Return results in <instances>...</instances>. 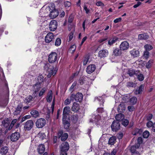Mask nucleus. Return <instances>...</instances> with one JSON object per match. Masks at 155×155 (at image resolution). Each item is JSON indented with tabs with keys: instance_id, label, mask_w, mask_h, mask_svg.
Segmentation results:
<instances>
[{
	"instance_id": "obj_56",
	"label": "nucleus",
	"mask_w": 155,
	"mask_h": 155,
	"mask_svg": "<svg viewBox=\"0 0 155 155\" xmlns=\"http://www.w3.org/2000/svg\"><path fill=\"white\" fill-rule=\"evenodd\" d=\"M137 148L134 146H132L130 149V150L132 153L137 152L136 150V149Z\"/></svg>"
},
{
	"instance_id": "obj_35",
	"label": "nucleus",
	"mask_w": 155,
	"mask_h": 155,
	"mask_svg": "<svg viewBox=\"0 0 155 155\" xmlns=\"http://www.w3.org/2000/svg\"><path fill=\"white\" fill-rule=\"evenodd\" d=\"M141 134V131L139 129H136L133 133V135H140Z\"/></svg>"
},
{
	"instance_id": "obj_14",
	"label": "nucleus",
	"mask_w": 155,
	"mask_h": 155,
	"mask_svg": "<svg viewBox=\"0 0 155 155\" xmlns=\"http://www.w3.org/2000/svg\"><path fill=\"white\" fill-rule=\"evenodd\" d=\"M58 135L61 137V140L62 141H65L68 138V135L67 133L63 134L62 130H60L58 133Z\"/></svg>"
},
{
	"instance_id": "obj_61",
	"label": "nucleus",
	"mask_w": 155,
	"mask_h": 155,
	"mask_svg": "<svg viewBox=\"0 0 155 155\" xmlns=\"http://www.w3.org/2000/svg\"><path fill=\"white\" fill-rule=\"evenodd\" d=\"M143 139L141 137H140L138 138L137 142L141 144L143 142Z\"/></svg>"
},
{
	"instance_id": "obj_13",
	"label": "nucleus",
	"mask_w": 155,
	"mask_h": 155,
	"mask_svg": "<svg viewBox=\"0 0 155 155\" xmlns=\"http://www.w3.org/2000/svg\"><path fill=\"white\" fill-rule=\"evenodd\" d=\"M96 68V66L94 64L89 65L87 68L86 72L88 74H90L94 71Z\"/></svg>"
},
{
	"instance_id": "obj_28",
	"label": "nucleus",
	"mask_w": 155,
	"mask_h": 155,
	"mask_svg": "<svg viewBox=\"0 0 155 155\" xmlns=\"http://www.w3.org/2000/svg\"><path fill=\"white\" fill-rule=\"evenodd\" d=\"M139 72V71H135L134 70H129L127 73V74H128L129 75L132 77L134 75H137V74H138V73Z\"/></svg>"
},
{
	"instance_id": "obj_58",
	"label": "nucleus",
	"mask_w": 155,
	"mask_h": 155,
	"mask_svg": "<svg viewBox=\"0 0 155 155\" xmlns=\"http://www.w3.org/2000/svg\"><path fill=\"white\" fill-rule=\"evenodd\" d=\"M71 99L69 100V99H67L64 102V104L66 105H69L71 103Z\"/></svg>"
},
{
	"instance_id": "obj_50",
	"label": "nucleus",
	"mask_w": 155,
	"mask_h": 155,
	"mask_svg": "<svg viewBox=\"0 0 155 155\" xmlns=\"http://www.w3.org/2000/svg\"><path fill=\"white\" fill-rule=\"evenodd\" d=\"M2 123L3 126L5 127H7L9 125V123L7 120H3Z\"/></svg>"
},
{
	"instance_id": "obj_2",
	"label": "nucleus",
	"mask_w": 155,
	"mask_h": 155,
	"mask_svg": "<svg viewBox=\"0 0 155 155\" xmlns=\"http://www.w3.org/2000/svg\"><path fill=\"white\" fill-rule=\"evenodd\" d=\"M48 9L50 11V13L49 15V17L51 19L56 18L58 15V11L55 9L54 7H49Z\"/></svg>"
},
{
	"instance_id": "obj_24",
	"label": "nucleus",
	"mask_w": 155,
	"mask_h": 155,
	"mask_svg": "<svg viewBox=\"0 0 155 155\" xmlns=\"http://www.w3.org/2000/svg\"><path fill=\"white\" fill-rule=\"evenodd\" d=\"M45 150V148L44 145L41 144L39 145L38 148V151L39 154H42L43 153H44Z\"/></svg>"
},
{
	"instance_id": "obj_34",
	"label": "nucleus",
	"mask_w": 155,
	"mask_h": 155,
	"mask_svg": "<svg viewBox=\"0 0 155 155\" xmlns=\"http://www.w3.org/2000/svg\"><path fill=\"white\" fill-rule=\"evenodd\" d=\"M71 119L74 123H76L78 119V115L77 114H73L71 117Z\"/></svg>"
},
{
	"instance_id": "obj_21",
	"label": "nucleus",
	"mask_w": 155,
	"mask_h": 155,
	"mask_svg": "<svg viewBox=\"0 0 155 155\" xmlns=\"http://www.w3.org/2000/svg\"><path fill=\"white\" fill-rule=\"evenodd\" d=\"M79 109V106L78 104L76 102H74L71 108L72 111L74 112H78Z\"/></svg>"
},
{
	"instance_id": "obj_32",
	"label": "nucleus",
	"mask_w": 155,
	"mask_h": 155,
	"mask_svg": "<svg viewBox=\"0 0 155 155\" xmlns=\"http://www.w3.org/2000/svg\"><path fill=\"white\" fill-rule=\"evenodd\" d=\"M137 99L136 97H133L130 98V102L131 104L134 105L137 102Z\"/></svg>"
},
{
	"instance_id": "obj_33",
	"label": "nucleus",
	"mask_w": 155,
	"mask_h": 155,
	"mask_svg": "<svg viewBox=\"0 0 155 155\" xmlns=\"http://www.w3.org/2000/svg\"><path fill=\"white\" fill-rule=\"evenodd\" d=\"M127 86L129 87H135L136 86V84L132 81H129L127 82Z\"/></svg>"
},
{
	"instance_id": "obj_12",
	"label": "nucleus",
	"mask_w": 155,
	"mask_h": 155,
	"mask_svg": "<svg viewBox=\"0 0 155 155\" xmlns=\"http://www.w3.org/2000/svg\"><path fill=\"white\" fill-rule=\"evenodd\" d=\"M20 137V134L18 132H15L11 135L10 139L12 141L14 142L18 140Z\"/></svg>"
},
{
	"instance_id": "obj_7",
	"label": "nucleus",
	"mask_w": 155,
	"mask_h": 155,
	"mask_svg": "<svg viewBox=\"0 0 155 155\" xmlns=\"http://www.w3.org/2000/svg\"><path fill=\"white\" fill-rule=\"evenodd\" d=\"M58 23L57 21L54 20H51L49 25L50 30L51 31H55L57 28Z\"/></svg>"
},
{
	"instance_id": "obj_4",
	"label": "nucleus",
	"mask_w": 155,
	"mask_h": 155,
	"mask_svg": "<svg viewBox=\"0 0 155 155\" xmlns=\"http://www.w3.org/2000/svg\"><path fill=\"white\" fill-rule=\"evenodd\" d=\"M34 124V122L32 120H28L24 124V128L25 130H29L33 128Z\"/></svg>"
},
{
	"instance_id": "obj_43",
	"label": "nucleus",
	"mask_w": 155,
	"mask_h": 155,
	"mask_svg": "<svg viewBox=\"0 0 155 155\" xmlns=\"http://www.w3.org/2000/svg\"><path fill=\"white\" fill-rule=\"evenodd\" d=\"M143 135L144 138H147L149 137L150 133L148 131L146 130L143 133Z\"/></svg>"
},
{
	"instance_id": "obj_36",
	"label": "nucleus",
	"mask_w": 155,
	"mask_h": 155,
	"mask_svg": "<svg viewBox=\"0 0 155 155\" xmlns=\"http://www.w3.org/2000/svg\"><path fill=\"white\" fill-rule=\"evenodd\" d=\"M37 79L38 82H37V83H39L41 84L44 81V77L42 75H39Z\"/></svg>"
},
{
	"instance_id": "obj_30",
	"label": "nucleus",
	"mask_w": 155,
	"mask_h": 155,
	"mask_svg": "<svg viewBox=\"0 0 155 155\" xmlns=\"http://www.w3.org/2000/svg\"><path fill=\"white\" fill-rule=\"evenodd\" d=\"M52 99V91H50L47 96L46 98L47 101L48 102H50Z\"/></svg>"
},
{
	"instance_id": "obj_17",
	"label": "nucleus",
	"mask_w": 155,
	"mask_h": 155,
	"mask_svg": "<svg viewBox=\"0 0 155 155\" xmlns=\"http://www.w3.org/2000/svg\"><path fill=\"white\" fill-rule=\"evenodd\" d=\"M92 117V118L90 120V122H93L94 121L97 122L100 120L101 118V116L99 114H93Z\"/></svg>"
},
{
	"instance_id": "obj_15",
	"label": "nucleus",
	"mask_w": 155,
	"mask_h": 155,
	"mask_svg": "<svg viewBox=\"0 0 155 155\" xmlns=\"http://www.w3.org/2000/svg\"><path fill=\"white\" fill-rule=\"evenodd\" d=\"M126 106L124 102L121 103L118 106L117 110L119 112H124L126 110Z\"/></svg>"
},
{
	"instance_id": "obj_18",
	"label": "nucleus",
	"mask_w": 155,
	"mask_h": 155,
	"mask_svg": "<svg viewBox=\"0 0 155 155\" xmlns=\"http://www.w3.org/2000/svg\"><path fill=\"white\" fill-rule=\"evenodd\" d=\"M44 68L45 70L48 72H53V69L54 68L53 67H51L49 64L48 63L46 64L44 66Z\"/></svg>"
},
{
	"instance_id": "obj_64",
	"label": "nucleus",
	"mask_w": 155,
	"mask_h": 155,
	"mask_svg": "<svg viewBox=\"0 0 155 155\" xmlns=\"http://www.w3.org/2000/svg\"><path fill=\"white\" fill-rule=\"evenodd\" d=\"M96 5L97 6H104V4L103 3H102V2L101 1H99L97 2L96 3Z\"/></svg>"
},
{
	"instance_id": "obj_60",
	"label": "nucleus",
	"mask_w": 155,
	"mask_h": 155,
	"mask_svg": "<svg viewBox=\"0 0 155 155\" xmlns=\"http://www.w3.org/2000/svg\"><path fill=\"white\" fill-rule=\"evenodd\" d=\"M64 5L65 7H69L71 5V3L68 1H66L64 2Z\"/></svg>"
},
{
	"instance_id": "obj_10",
	"label": "nucleus",
	"mask_w": 155,
	"mask_h": 155,
	"mask_svg": "<svg viewBox=\"0 0 155 155\" xmlns=\"http://www.w3.org/2000/svg\"><path fill=\"white\" fill-rule=\"evenodd\" d=\"M54 39V35L51 32L48 33L45 37V41L46 43H49Z\"/></svg>"
},
{
	"instance_id": "obj_42",
	"label": "nucleus",
	"mask_w": 155,
	"mask_h": 155,
	"mask_svg": "<svg viewBox=\"0 0 155 155\" xmlns=\"http://www.w3.org/2000/svg\"><path fill=\"white\" fill-rule=\"evenodd\" d=\"M137 78L138 80L140 81H142L144 79V77L143 75L139 73L137 74Z\"/></svg>"
},
{
	"instance_id": "obj_55",
	"label": "nucleus",
	"mask_w": 155,
	"mask_h": 155,
	"mask_svg": "<svg viewBox=\"0 0 155 155\" xmlns=\"http://www.w3.org/2000/svg\"><path fill=\"white\" fill-rule=\"evenodd\" d=\"M129 111H132L134 110L135 108L133 106H129L127 107Z\"/></svg>"
},
{
	"instance_id": "obj_1",
	"label": "nucleus",
	"mask_w": 155,
	"mask_h": 155,
	"mask_svg": "<svg viewBox=\"0 0 155 155\" xmlns=\"http://www.w3.org/2000/svg\"><path fill=\"white\" fill-rule=\"evenodd\" d=\"M71 100L73 101L74 100L77 102H80L83 99V95L81 93H78L75 95L72 94L70 96Z\"/></svg>"
},
{
	"instance_id": "obj_40",
	"label": "nucleus",
	"mask_w": 155,
	"mask_h": 155,
	"mask_svg": "<svg viewBox=\"0 0 155 155\" xmlns=\"http://www.w3.org/2000/svg\"><path fill=\"white\" fill-rule=\"evenodd\" d=\"M153 61L152 60H150L147 63L146 65V67L147 68H150L152 65V64L153 63Z\"/></svg>"
},
{
	"instance_id": "obj_51",
	"label": "nucleus",
	"mask_w": 155,
	"mask_h": 155,
	"mask_svg": "<svg viewBox=\"0 0 155 155\" xmlns=\"http://www.w3.org/2000/svg\"><path fill=\"white\" fill-rule=\"evenodd\" d=\"M2 152L3 153H6L8 151V147H4L2 148Z\"/></svg>"
},
{
	"instance_id": "obj_6",
	"label": "nucleus",
	"mask_w": 155,
	"mask_h": 155,
	"mask_svg": "<svg viewBox=\"0 0 155 155\" xmlns=\"http://www.w3.org/2000/svg\"><path fill=\"white\" fill-rule=\"evenodd\" d=\"M69 148V145L68 143L66 142L62 143L60 146V149L61 152H66Z\"/></svg>"
},
{
	"instance_id": "obj_45",
	"label": "nucleus",
	"mask_w": 155,
	"mask_h": 155,
	"mask_svg": "<svg viewBox=\"0 0 155 155\" xmlns=\"http://www.w3.org/2000/svg\"><path fill=\"white\" fill-rule=\"evenodd\" d=\"M38 136L41 140H43L45 138V134L43 133H39L38 134Z\"/></svg>"
},
{
	"instance_id": "obj_27",
	"label": "nucleus",
	"mask_w": 155,
	"mask_h": 155,
	"mask_svg": "<svg viewBox=\"0 0 155 155\" xmlns=\"http://www.w3.org/2000/svg\"><path fill=\"white\" fill-rule=\"evenodd\" d=\"M121 50L118 48H116L115 49H114L113 53V54L116 56H117L119 55H120L121 54Z\"/></svg>"
},
{
	"instance_id": "obj_26",
	"label": "nucleus",
	"mask_w": 155,
	"mask_h": 155,
	"mask_svg": "<svg viewBox=\"0 0 155 155\" xmlns=\"http://www.w3.org/2000/svg\"><path fill=\"white\" fill-rule=\"evenodd\" d=\"M149 36L145 34H141L138 35V39L140 40H146L148 39Z\"/></svg>"
},
{
	"instance_id": "obj_39",
	"label": "nucleus",
	"mask_w": 155,
	"mask_h": 155,
	"mask_svg": "<svg viewBox=\"0 0 155 155\" xmlns=\"http://www.w3.org/2000/svg\"><path fill=\"white\" fill-rule=\"evenodd\" d=\"M144 48L146 50V51H150L153 48V47L151 45L149 44H147L144 45Z\"/></svg>"
},
{
	"instance_id": "obj_59",
	"label": "nucleus",
	"mask_w": 155,
	"mask_h": 155,
	"mask_svg": "<svg viewBox=\"0 0 155 155\" xmlns=\"http://www.w3.org/2000/svg\"><path fill=\"white\" fill-rule=\"evenodd\" d=\"M153 124L151 121H148L147 124V126L148 127H152Z\"/></svg>"
},
{
	"instance_id": "obj_54",
	"label": "nucleus",
	"mask_w": 155,
	"mask_h": 155,
	"mask_svg": "<svg viewBox=\"0 0 155 155\" xmlns=\"http://www.w3.org/2000/svg\"><path fill=\"white\" fill-rule=\"evenodd\" d=\"M30 116L29 115H26L22 118L21 122H23L25 121V120L30 118Z\"/></svg>"
},
{
	"instance_id": "obj_25",
	"label": "nucleus",
	"mask_w": 155,
	"mask_h": 155,
	"mask_svg": "<svg viewBox=\"0 0 155 155\" xmlns=\"http://www.w3.org/2000/svg\"><path fill=\"white\" fill-rule=\"evenodd\" d=\"M116 140V137H115L112 136L109 139L108 144L109 145H114Z\"/></svg>"
},
{
	"instance_id": "obj_16",
	"label": "nucleus",
	"mask_w": 155,
	"mask_h": 155,
	"mask_svg": "<svg viewBox=\"0 0 155 155\" xmlns=\"http://www.w3.org/2000/svg\"><path fill=\"white\" fill-rule=\"evenodd\" d=\"M108 54V51L106 50H102L98 53V56L101 58L105 57Z\"/></svg>"
},
{
	"instance_id": "obj_37",
	"label": "nucleus",
	"mask_w": 155,
	"mask_h": 155,
	"mask_svg": "<svg viewBox=\"0 0 155 155\" xmlns=\"http://www.w3.org/2000/svg\"><path fill=\"white\" fill-rule=\"evenodd\" d=\"M77 82L75 81L72 84L69 90V91L71 93L74 90V88L77 84Z\"/></svg>"
},
{
	"instance_id": "obj_8",
	"label": "nucleus",
	"mask_w": 155,
	"mask_h": 155,
	"mask_svg": "<svg viewBox=\"0 0 155 155\" xmlns=\"http://www.w3.org/2000/svg\"><path fill=\"white\" fill-rule=\"evenodd\" d=\"M120 125L119 122L117 121H114L111 125L112 130L114 131H116L120 129Z\"/></svg>"
},
{
	"instance_id": "obj_29",
	"label": "nucleus",
	"mask_w": 155,
	"mask_h": 155,
	"mask_svg": "<svg viewBox=\"0 0 155 155\" xmlns=\"http://www.w3.org/2000/svg\"><path fill=\"white\" fill-rule=\"evenodd\" d=\"M117 38L116 37H114L110 39L108 41V44L110 45H112L117 41Z\"/></svg>"
},
{
	"instance_id": "obj_20",
	"label": "nucleus",
	"mask_w": 155,
	"mask_h": 155,
	"mask_svg": "<svg viewBox=\"0 0 155 155\" xmlns=\"http://www.w3.org/2000/svg\"><path fill=\"white\" fill-rule=\"evenodd\" d=\"M70 112V108L69 106L65 107L63 109V116L64 117H66L67 115Z\"/></svg>"
},
{
	"instance_id": "obj_46",
	"label": "nucleus",
	"mask_w": 155,
	"mask_h": 155,
	"mask_svg": "<svg viewBox=\"0 0 155 155\" xmlns=\"http://www.w3.org/2000/svg\"><path fill=\"white\" fill-rule=\"evenodd\" d=\"M123 101L125 103H127L130 101V99L128 96H126L123 97Z\"/></svg>"
},
{
	"instance_id": "obj_57",
	"label": "nucleus",
	"mask_w": 155,
	"mask_h": 155,
	"mask_svg": "<svg viewBox=\"0 0 155 155\" xmlns=\"http://www.w3.org/2000/svg\"><path fill=\"white\" fill-rule=\"evenodd\" d=\"M97 111L99 113L101 114L104 111V110L103 108L100 107L98 108L97 109Z\"/></svg>"
},
{
	"instance_id": "obj_47",
	"label": "nucleus",
	"mask_w": 155,
	"mask_h": 155,
	"mask_svg": "<svg viewBox=\"0 0 155 155\" xmlns=\"http://www.w3.org/2000/svg\"><path fill=\"white\" fill-rule=\"evenodd\" d=\"M46 91V88L45 87H43L42 88L41 91H40L38 96L39 97H41L42 96L44 93H45Z\"/></svg>"
},
{
	"instance_id": "obj_9",
	"label": "nucleus",
	"mask_w": 155,
	"mask_h": 155,
	"mask_svg": "<svg viewBox=\"0 0 155 155\" xmlns=\"http://www.w3.org/2000/svg\"><path fill=\"white\" fill-rule=\"evenodd\" d=\"M70 119L66 117H63L62 122L64 124V128L65 129H69L70 126Z\"/></svg>"
},
{
	"instance_id": "obj_48",
	"label": "nucleus",
	"mask_w": 155,
	"mask_h": 155,
	"mask_svg": "<svg viewBox=\"0 0 155 155\" xmlns=\"http://www.w3.org/2000/svg\"><path fill=\"white\" fill-rule=\"evenodd\" d=\"M129 123V121L127 119H124L122 121V124L124 126L126 127L127 126Z\"/></svg>"
},
{
	"instance_id": "obj_11",
	"label": "nucleus",
	"mask_w": 155,
	"mask_h": 155,
	"mask_svg": "<svg viewBox=\"0 0 155 155\" xmlns=\"http://www.w3.org/2000/svg\"><path fill=\"white\" fill-rule=\"evenodd\" d=\"M129 45L128 42L126 41L122 42L120 45V48L122 51H125L128 49L129 48Z\"/></svg>"
},
{
	"instance_id": "obj_63",
	"label": "nucleus",
	"mask_w": 155,
	"mask_h": 155,
	"mask_svg": "<svg viewBox=\"0 0 155 155\" xmlns=\"http://www.w3.org/2000/svg\"><path fill=\"white\" fill-rule=\"evenodd\" d=\"M74 33L71 32L69 34V41H70L73 38V37Z\"/></svg>"
},
{
	"instance_id": "obj_49",
	"label": "nucleus",
	"mask_w": 155,
	"mask_h": 155,
	"mask_svg": "<svg viewBox=\"0 0 155 155\" xmlns=\"http://www.w3.org/2000/svg\"><path fill=\"white\" fill-rule=\"evenodd\" d=\"M61 43V40L59 38H57L55 42V45L58 46L60 45Z\"/></svg>"
},
{
	"instance_id": "obj_52",
	"label": "nucleus",
	"mask_w": 155,
	"mask_h": 155,
	"mask_svg": "<svg viewBox=\"0 0 155 155\" xmlns=\"http://www.w3.org/2000/svg\"><path fill=\"white\" fill-rule=\"evenodd\" d=\"M144 88V86L143 84L141 85L140 87H139V88L138 89V91H139V92L140 93V94L142 93V92L143 91V90Z\"/></svg>"
},
{
	"instance_id": "obj_62",
	"label": "nucleus",
	"mask_w": 155,
	"mask_h": 155,
	"mask_svg": "<svg viewBox=\"0 0 155 155\" xmlns=\"http://www.w3.org/2000/svg\"><path fill=\"white\" fill-rule=\"evenodd\" d=\"M121 19H122L121 18H116L114 20V22L115 23H118V22H120L121 21Z\"/></svg>"
},
{
	"instance_id": "obj_41",
	"label": "nucleus",
	"mask_w": 155,
	"mask_h": 155,
	"mask_svg": "<svg viewBox=\"0 0 155 155\" xmlns=\"http://www.w3.org/2000/svg\"><path fill=\"white\" fill-rule=\"evenodd\" d=\"M33 97L32 96H29L27 97L25 99V102L26 103H29L30 101L32 100Z\"/></svg>"
},
{
	"instance_id": "obj_31",
	"label": "nucleus",
	"mask_w": 155,
	"mask_h": 155,
	"mask_svg": "<svg viewBox=\"0 0 155 155\" xmlns=\"http://www.w3.org/2000/svg\"><path fill=\"white\" fill-rule=\"evenodd\" d=\"M31 114L33 117L37 118L39 116V114L38 112L36 110H33L31 111Z\"/></svg>"
},
{
	"instance_id": "obj_22",
	"label": "nucleus",
	"mask_w": 155,
	"mask_h": 155,
	"mask_svg": "<svg viewBox=\"0 0 155 155\" xmlns=\"http://www.w3.org/2000/svg\"><path fill=\"white\" fill-rule=\"evenodd\" d=\"M34 87V90L35 94L38 92L41 88V84L39 83H37L33 86Z\"/></svg>"
},
{
	"instance_id": "obj_23",
	"label": "nucleus",
	"mask_w": 155,
	"mask_h": 155,
	"mask_svg": "<svg viewBox=\"0 0 155 155\" xmlns=\"http://www.w3.org/2000/svg\"><path fill=\"white\" fill-rule=\"evenodd\" d=\"M124 118V115L120 113L117 114L115 116V119L117 121H122Z\"/></svg>"
},
{
	"instance_id": "obj_19",
	"label": "nucleus",
	"mask_w": 155,
	"mask_h": 155,
	"mask_svg": "<svg viewBox=\"0 0 155 155\" xmlns=\"http://www.w3.org/2000/svg\"><path fill=\"white\" fill-rule=\"evenodd\" d=\"M130 53L131 55L134 58L138 57L140 55V52L138 50L135 49H133L130 51Z\"/></svg>"
},
{
	"instance_id": "obj_5",
	"label": "nucleus",
	"mask_w": 155,
	"mask_h": 155,
	"mask_svg": "<svg viewBox=\"0 0 155 155\" xmlns=\"http://www.w3.org/2000/svg\"><path fill=\"white\" fill-rule=\"evenodd\" d=\"M45 124L46 121L43 118H41L38 119L35 123L36 126L38 128H42L44 126Z\"/></svg>"
},
{
	"instance_id": "obj_53",
	"label": "nucleus",
	"mask_w": 155,
	"mask_h": 155,
	"mask_svg": "<svg viewBox=\"0 0 155 155\" xmlns=\"http://www.w3.org/2000/svg\"><path fill=\"white\" fill-rule=\"evenodd\" d=\"M84 78L82 77L79 80V82L80 84L81 85H82L84 84Z\"/></svg>"
},
{
	"instance_id": "obj_38",
	"label": "nucleus",
	"mask_w": 155,
	"mask_h": 155,
	"mask_svg": "<svg viewBox=\"0 0 155 155\" xmlns=\"http://www.w3.org/2000/svg\"><path fill=\"white\" fill-rule=\"evenodd\" d=\"M21 109V107L20 106H18L14 112V115H17L19 114Z\"/></svg>"
},
{
	"instance_id": "obj_44",
	"label": "nucleus",
	"mask_w": 155,
	"mask_h": 155,
	"mask_svg": "<svg viewBox=\"0 0 155 155\" xmlns=\"http://www.w3.org/2000/svg\"><path fill=\"white\" fill-rule=\"evenodd\" d=\"M149 52L147 51H145L144 52L143 56L146 59H147L149 56Z\"/></svg>"
},
{
	"instance_id": "obj_3",
	"label": "nucleus",
	"mask_w": 155,
	"mask_h": 155,
	"mask_svg": "<svg viewBox=\"0 0 155 155\" xmlns=\"http://www.w3.org/2000/svg\"><path fill=\"white\" fill-rule=\"evenodd\" d=\"M48 61L50 63H53L57 61V54L55 52H52L49 55Z\"/></svg>"
}]
</instances>
